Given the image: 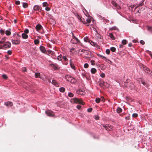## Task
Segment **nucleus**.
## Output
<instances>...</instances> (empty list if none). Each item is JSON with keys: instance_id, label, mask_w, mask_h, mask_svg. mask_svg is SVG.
<instances>
[{"instance_id": "obj_14", "label": "nucleus", "mask_w": 152, "mask_h": 152, "mask_svg": "<svg viewBox=\"0 0 152 152\" xmlns=\"http://www.w3.org/2000/svg\"><path fill=\"white\" fill-rule=\"evenodd\" d=\"M69 64L71 68L75 70V67L74 66V64H73L72 61L70 59L69 61Z\"/></svg>"}, {"instance_id": "obj_47", "label": "nucleus", "mask_w": 152, "mask_h": 152, "mask_svg": "<svg viewBox=\"0 0 152 152\" xmlns=\"http://www.w3.org/2000/svg\"><path fill=\"white\" fill-rule=\"evenodd\" d=\"M100 99V101H102V102H104L105 99L103 97H101Z\"/></svg>"}, {"instance_id": "obj_18", "label": "nucleus", "mask_w": 152, "mask_h": 152, "mask_svg": "<svg viewBox=\"0 0 152 152\" xmlns=\"http://www.w3.org/2000/svg\"><path fill=\"white\" fill-rule=\"evenodd\" d=\"M106 84V83L104 81H101L99 83V85L101 87H103V86H105Z\"/></svg>"}, {"instance_id": "obj_46", "label": "nucleus", "mask_w": 152, "mask_h": 152, "mask_svg": "<svg viewBox=\"0 0 152 152\" xmlns=\"http://www.w3.org/2000/svg\"><path fill=\"white\" fill-rule=\"evenodd\" d=\"M106 52L107 54H109L110 53V50L108 49H107L106 50Z\"/></svg>"}, {"instance_id": "obj_38", "label": "nucleus", "mask_w": 152, "mask_h": 152, "mask_svg": "<svg viewBox=\"0 0 152 152\" xmlns=\"http://www.w3.org/2000/svg\"><path fill=\"white\" fill-rule=\"evenodd\" d=\"M90 62L91 63V64L92 65H95V61L94 60H91L90 61Z\"/></svg>"}, {"instance_id": "obj_6", "label": "nucleus", "mask_w": 152, "mask_h": 152, "mask_svg": "<svg viewBox=\"0 0 152 152\" xmlns=\"http://www.w3.org/2000/svg\"><path fill=\"white\" fill-rule=\"evenodd\" d=\"M34 10L35 11L40 12L42 10V7L38 5H36L34 7Z\"/></svg>"}, {"instance_id": "obj_41", "label": "nucleus", "mask_w": 152, "mask_h": 152, "mask_svg": "<svg viewBox=\"0 0 152 152\" xmlns=\"http://www.w3.org/2000/svg\"><path fill=\"white\" fill-rule=\"evenodd\" d=\"M48 5V4L47 2H45L43 3V6L44 7L47 6Z\"/></svg>"}, {"instance_id": "obj_60", "label": "nucleus", "mask_w": 152, "mask_h": 152, "mask_svg": "<svg viewBox=\"0 0 152 152\" xmlns=\"http://www.w3.org/2000/svg\"><path fill=\"white\" fill-rule=\"evenodd\" d=\"M95 119L96 120H98L99 119V116L98 115L95 116Z\"/></svg>"}, {"instance_id": "obj_51", "label": "nucleus", "mask_w": 152, "mask_h": 152, "mask_svg": "<svg viewBox=\"0 0 152 152\" xmlns=\"http://www.w3.org/2000/svg\"><path fill=\"white\" fill-rule=\"evenodd\" d=\"M140 43H141V44L142 45H144L145 44V43L144 41L142 40L140 41Z\"/></svg>"}, {"instance_id": "obj_61", "label": "nucleus", "mask_w": 152, "mask_h": 152, "mask_svg": "<svg viewBox=\"0 0 152 152\" xmlns=\"http://www.w3.org/2000/svg\"><path fill=\"white\" fill-rule=\"evenodd\" d=\"M129 116L125 117V118L126 120H129Z\"/></svg>"}, {"instance_id": "obj_13", "label": "nucleus", "mask_w": 152, "mask_h": 152, "mask_svg": "<svg viewBox=\"0 0 152 152\" xmlns=\"http://www.w3.org/2000/svg\"><path fill=\"white\" fill-rule=\"evenodd\" d=\"M39 49L43 53H45L46 52V50L45 49V47L42 46L41 45L39 47Z\"/></svg>"}, {"instance_id": "obj_59", "label": "nucleus", "mask_w": 152, "mask_h": 152, "mask_svg": "<svg viewBox=\"0 0 152 152\" xmlns=\"http://www.w3.org/2000/svg\"><path fill=\"white\" fill-rule=\"evenodd\" d=\"M77 18L78 19L80 20L81 19V18H82V17H80V15H77Z\"/></svg>"}, {"instance_id": "obj_1", "label": "nucleus", "mask_w": 152, "mask_h": 152, "mask_svg": "<svg viewBox=\"0 0 152 152\" xmlns=\"http://www.w3.org/2000/svg\"><path fill=\"white\" fill-rule=\"evenodd\" d=\"M71 102L72 103H79L82 105H84L85 104L84 102L81 99H78L76 98L71 99Z\"/></svg>"}, {"instance_id": "obj_19", "label": "nucleus", "mask_w": 152, "mask_h": 152, "mask_svg": "<svg viewBox=\"0 0 152 152\" xmlns=\"http://www.w3.org/2000/svg\"><path fill=\"white\" fill-rule=\"evenodd\" d=\"M22 37L24 39H26L28 37V36L25 33H23L22 34Z\"/></svg>"}, {"instance_id": "obj_5", "label": "nucleus", "mask_w": 152, "mask_h": 152, "mask_svg": "<svg viewBox=\"0 0 152 152\" xmlns=\"http://www.w3.org/2000/svg\"><path fill=\"white\" fill-rule=\"evenodd\" d=\"M11 43L7 41L4 43L2 46L5 48H9L11 47Z\"/></svg>"}, {"instance_id": "obj_28", "label": "nucleus", "mask_w": 152, "mask_h": 152, "mask_svg": "<svg viewBox=\"0 0 152 152\" xmlns=\"http://www.w3.org/2000/svg\"><path fill=\"white\" fill-rule=\"evenodd\" d=\"M110 50L113 52H115L116 51V49L114 47H112L110 48Z\"/></svg>"}, {"instance_id": "obj_45", "label": "nucleus", "mask_w": 152, "mask_h": 152, "mask_svg": "<svg viewBox=\"0 0 152 152\" xmlns=\"http://www.w3.org/2000/svg\"><path fill=\"white\" fill-rule=\"evenodd\" d=\"M24 33H25V34H28L29 32V30L28 29H26L24 30Z\"/></svg>"}, {"instance_id": "obj_8", "label": "nucleus", "mask_w": 152, "mask_h": 152, "mask_svg": "<svg viewBox=\"0 0 152 152\" xmlns=\"http://www.w3.org/2000/svg\"><path fill=\"white\" fill-rule=\"evenodd\" d=\"M11 42L13 44L18 45L20 44V41L18 39L14 40L13 39H11Z\"/></svg>"}, {"instance_id": "obj_26", "label": "nucleus", "mask_w": 152, "mask_h": 152, "mask_svg": "<svg viewBox=\"0 0 152 152\" xmlns=\"http://www.w3.org/2000/svg\"><path fill=\"white\" fill-rule=\"evenodd\" d=\"M23 6L24 8H26L28 7V4L26 3H23Z\"/></svg>"}, {"instance_id": "obj_2", "label": "nucleus", "mask_w": 152, "mask_h": 152, "mask_svg": "<svg viewBox=\"0 0 152 152\" xmlns=\"http://www.w3.org/2000/svg\"><path fill=\"white\" fill-rule=\"evenodd\" d=\"M140 67L141 68H142L145 72L149 74L150 75H152V72L150 71L149 69L147 67L142 64Z\"/></svg>"}, {"instance_id": "obj_25", "label": "nucleus", "mask_w": 152, "mask_h": 152, "mask_svg": "<svg viewBox=\"0 0 152 152\" xmlns=\"http://www.w3.org/2000/svg\"><path fill=\"white\" fill-rule=\"evenodd\" d=\"M122 111V109L120 107H118L117 110V112L118 113H120Z\"/></svg>"}, {"instance_id": "obj_4", "label": "nucleus", "mask_w": 152, "mask_h": 152, "mask_svg": "<svg viewBox=\"0 0 152 152\" xmlns=\"http://www.w3.org/2000/svg\"><path fill=\"white\" fill-rule=\"evenodd\" d=\"M46 114L49 117H54L55 116L54 113L51 110H48L45 111Z\"/></svg>"}, {"instance_id": "obj_37", "label": "nucleus", "mask_w": 152, "mask_h": 152, "mask_svg": "<svg viewBox=\"0 0 152 152\" xmlns=\"http://www.w3.org/2000/svg\"><path fill=\"white\" fill-rule=\"evenodd\" d=\"M96 102L99 103L100 102V99L99 98H96L95 99Z\"/></svg>"}, {"instance_id": "obj_35", "label": "nucleus", "mask_w": 152, "mask_h": 152, "mask_svg": "<svg viewBox=\"0 0 152 152\" xmlns=\"http://www.w3.org/2000/svg\"><path fill=\"white\" fill-rule=\"evenodd\" d=\"M68 96L69 97H72L74 95L73 93H71V92H69V93H68Z\"/></svg>"}, {"instance_id": "obj_40", "label": "nucleus", "mask_w": 152, "mask_h": 152, "mask_svg": "<svg viewBox=\"0 0 152 152\" xmlns=\"http://www.w3.org/2000/svg\"><path fill=\"white\" fill-rule=\"evenodd\" d=\"M86 21L88 23H89L91 22V19L90 18H88L86 19Z\"/></svg>"}, {"instance_id": "obj_42", "label": "nucleus", "mask_w": 152, "mask_h": 152, "mask_svg": "<svg viewBox=\"0 0 152 152\" xmlns=\"http://www.w3.org/2000/svg\"><path fill=\"white\" fill-rule=\"evenodd\" d=\"M2 77L4 79H7V77L5 74H4L2 75Z\"/></svg>"}, {"instance_id": "obj_64", "label": "nucleus", "mask_w": 152, "mask_h": 152, "mask_svg": "<svg viewBox=\"0 0 152 152\" xmlns=\"http://www.w3.org/2000/svg\"><path fill=\"white\" fill-rule=\"evenodd\" d=\"M128 45L129 47H131L132 46V43H129L128 44Z\"/></svg>"}, {"instance_id": "obj_62", "label": "nucleus", "mask_w": 152, "mask_h": 152, "mask_svg": "<svg viewBox=\"0 0 152 152\" xmlns=\"http://www.w3.org/2000/svg\"><path fill=\"white\" fill-rule=\"evenodd\" d=\"M115 27H112L111 28H110V30H114L115 29Z\"/></svg>"}, {"instance_id": "obj_36", "label": "nucleus", "mask_w": 152, "mask_h": 152, "mask_svg": "<svg viewBox=\"0 0 152 152\" xmlns=\"http://www.w3.org/2000/svg\"><path fill=\"white\" fill-rule=\"evenodd\" d=\"M138 116V115L137 113H134L132 114V116L133 117L135 118Z\"/></svg>"}, {"instance_id": "obj_11", "label": "nucleus", "mask_w": 152, "mask_h": 152, "mask_svg": "<svg viewBox=\"0 0 152 152\" xmlns=\"http://www.w3.org/2000/svg\"><path fill=\"white\" fill-rule=\"evenodd\" d=\"M42 28V26L40 24H38L37 25L36 27V28L37 30L38 31H39Z\"/></svg>"}, {"instance_id": "obj_10", "label": "nucleus", "mask_w": 152, "mask_h": 152, "mask_svg": "<svg viewBox=\"0 0 152 152\" xmlns=\"http://www.w3.org/2000/svg\"><path fill=\"white\" fill-rule=\"evenodd\" d=\"M4 104L7 106H12L13 105V103L12 102L8 101L7 102H5Z\"/></svg>"}, {"instance_id": "obj_49", "label": "nucleus", "mask_w": 152, "mask_h": 152, "mask_svg": "<svg viewBox=\"0 0 152 152\" xmlns=\"http://www.w3.org/2000/svg\"><path fill=\"white\" fill-rule=\"evenodd\" d=\"M84 40L85 41L87 42L88 40V38L87 37H85L84 38Z\"/></svg>"}, {"instance_id": "obj_43", "label": "nucleus", "mask_w": 152, "mask_h": 152, "mask_svg": "<svg viewBox=\"0 0 152 152\" xmlns=\"http://www.w3.org/2000/svg\"><path fill=\"white\" fill-rule=\"evenodd\" d=\"M0 33L1 35L4 34V31L2 29H1L0 30Z\"/></svg>"}, {"instance_id": "obj_20", "label": "nucleus", "mask_w": 152, "mask_h": 152, "mask_svg": "<svg viewBox=\"0 0 152 152\" xmlns=\"http://www.w3.org/2000/svg\"><path fill=\"white\" fill-rule=\"evenodd\" d=\"M6 39L7 38L6 37H4V38H3L1 41H0V44H2V43H4L6 41Z\"/></svg>"}, {"instance_id": "obj_21", "label": "nucleus", "mask_w": 152, "mask_h": 152, "mask_svg": "<svg viewBox=\"0 0 152 152\" xmlns=\"http://www.w3.org/2000/svg\"><path fill=\"white\" fill-rule=\"evenodd\" d=\"M109 36L113 40H114L115 39L113 34L111 33L109 34Z\"/></svg>"}, {"instance_id": "obj_32", "label": "nucleus", "mask_w": 152, "mask_h": 152, "mask_svg": "<svg viewBox=\"0 0 152 152\" xmlns=\"http://www.w3.org/2000/svg\"><path fill=\"white\" fill-rule=\"evenodd\" d=\"M40 75V74L39 73H36L35 74V77L36 78H37L39 77Z\"/></svg>"}, {"instance_id": "obj_48", "label": "nucleus", "mask_w": 152, "mask_h": 152, "mask_svg": "<svg viewBox=\"0 0 152 152\" xmlns=\"http://www.w3.org/2000/svg\"><path fill=\"white\" fill-rule=\"evenodd\" d=\"M141 83L144 86H146L147 84H146V83L145 82L143 81L142 80H141Z\"/></svg>"}, {"instance_id": "obj_23", "label": "nucleus", "mask_w": 152, "mask_h": 152, "mask_svg": "<svg viewBox=\"0 0 152 152\" xmlns=\"http://www.w3.org/2000/svg\"><path fill=\"white\" fill-rule=\"evenodd\" d=\"M80 20V22L83 23L84 24H86V23L85 21V19H84L83 18H81Z\"/></svg>"}, {"instance_id": "obj_22", "label": "nucleus", "mask_w": 152, "mask_h": 152, "mask_svg": "<svg viewBox=\"0 0 152 152\" xmlns=\"http://www.w3.org/2000/svg\"><path fill=\"white\" fill-rule=\"evenodd\" d=\"M96 72V70L94 68H92L91 69V73L93 74H95Z\"/></svg>"}, {"instance_id": "obj_27", "label": "nucleus", "mask_w": 152, "mask_h": 152, "mask_svg": "<svg viewBox=\"0 0 152 152\" xmlns=\"http://www.w3.org/2000/svg\"><path fill=\"white\" fill-rule=\"evenodd\" d=\"M65 90V88L64 87H61L59 89L60 91L61 92H64Z\"/></svg>"}, {"instance_id": "obj_31", "label": "nucleus", "mask_w": 152, "mask_h": 152, "mask_svg": "<svg viewBox=\"0 0 152 152\" xmlns=\"http://www.w3.org/2000/svg\"><path fill=\"white\" fill-rule=\"evenodd\" d=\"M62 56L61 55H60L59 56L57 57V59L59 61H61L62 58Z\"/></svg>"}, {"instance_id": "obj_29", "label": "nucleus", "mask_w": 152, "mask_h": 152, "mask_svg": "<svg viewBox=\"0 0 152 152\" xmlns=\"http://www.w3.org/2000/svg\"><path fill=\"white\" fill-rule=\"evenodd\" d=\"M70 82L71 83H74L76 82V80L74 78L72 77V79H71Z\"/></svg>"}, {"instance_id": "obj_30", "label": "nucleus", "mask_w": 152, "mask_h": 152, "mask_svg": "<svg viewBox=\"0 0 152 152\" xmlns=\"http://www.w3.org/2000/svg\"><path fill=\"white\" fill-rule=\"evenodd\" d=\"M127 41L126 39H124L122 41V43L123 45H125L127 44Z\"/></svg>"}, {"instance_id": "obj_9", "label": "nucleus", "mask_w": 152, "mask_h": 152, "mask_svg": "<svg viewBox=\"0 0 152 152\" xmlns=\"http://www.w3.org/2000/svg\"><path fill=\"white\" fill-rule=\"evenodd\" d=\"M77 93L78 94L83 95H84L85 94V92H84L81 89H80L79 90H77Z\"/></svg>"}, {"instance_id": "obj_53", "label": "nucleus", "mask_w": 152, "mask_h": 152, "mask_svg": "<svg viewBox=\"0 0 152 152\" xmlns=\"http://www.w3.org/2000/svg\"><path fill=\"white\" fill-rule=\"evenodd\" d=\"M45 9L47 11H49L50 10V8L48 7H47L45 8Z\"/></svg>"}, {"instance_id": "obj_12", "label": "nucleus", "mask_w": 152, "mask_h": 152, "mask_svg": "<svg viewBox=\"0 0 152 152\" xmlns=\"http://www.w3.org/2000/svg\"><path fill=\"white\" fill-rule=\"evenodd\" d=\"M65 78L67 81H70L71 79H72V77L69 75H66L65 76Z\"/></svg>"}, {"instance_id": "obj_55", "label": "nucleus", "mask_w": 152, "mask_h": 152, "mask_svg": "<svg viewBox=\"0 0 152 152\" xmlns=\"http://www.w3.org/2000/svg\"><path fill=\"white\" fill-rule=\"evenodd\" d=\"M143 1H142L140 4H139V5L140 6H142L144 4Z\"/></svg>"}, {"instance_id": "obj_63", "label": "nucleus", "mask_w": 152, "mask_h": 152, "mask_svg": "<svg viewBox=\"0 0 152 152\" xmlns=\"http://www.w3.org/2000/svg\"><path fill=\"white\" fill-rule=\"evenodd\" d=\"M23 71L24 72H26V68H23Z\"/></svg>"}, {"instance_id": "obj_50", "label": "nucleus", "mask_w": 152, "mask_h": 152, "mask_svg": "<svg viewBox=\"0 0 152 152\" xmlns=\"http://www.w3.org/2000/svg\"><path fill=\"white\" fill-rule=\"evenodd\" d=\"M20 2L19 1H15V4L17 5H19L20 4Z\"/></svg>"}, {"instance_id": "obj_16", "label": "nucleus", "mask_w": 152, "mask_h": 152, "mask_svg": "<svg viewBox=\"0 0 152 152\" xmlns=\"http://www.w3.org/2000/svg\"><path fill=\"white\" fill-rule=\"evenodd\" d=\"M111 3L113 5L117 7V8L119 9L120 8V7L118 5L117 3L115 1H112Z\"/></svg>"}, {"instance_id": "obj_33", "label": "nucleus", "mask_w": 152, "mask_h": 152, "mask_svg": "<svg viewBox=\"0 0 152 152\" xmlns=\"http://www.w3.org/2000/svg\"><path fill=\"white\" fill-rule=\"evenodd\" d=\"M39 42V40L38 39H35L34 40V43L35 45H37Z\"/></svg>"}, {"instance_id": "obj_54", "label": "nucleus", "mask_w": 152, "mask_h": 152, "mask_svg": "<svg viewBox=\"0 0 152 152\" xmlns=\"http://www.w3.org/2000/svg\"><path fill=\"white\" fill-rule=\"evenodd\" d=\"M92 110V108H90L88 109L87 111L88 112H91Z\"/></svg>"}, {"instance_id": "obj_7", "label": "nucleus", "mask_w": 152, "mask_h": 152, "mask_svg": "<svg viewBox=\"0 0 152 152\" xmlns=\"http://www.w3.org/2000/svg\"><path fill=\"white\" fill-rule=\"evenodd\" d=\"M50 65L55 70L58 69H59L58 66L57 64H50Z\"/></svg>"}, {"instance_id": "obj_39", "label": "nucleus", "mask_w": 152, "mask_h": 152, "mask_svg": "<svg viewBox=\"0 0 152 152\" xmlns=\"http://www.w3.org/2000/svg\"><path fill=\"white\" fill-rule=\"evenodd\" d=\"M112 129V128L109 126H107V128H106V129L108 131H110L111 129Z\"/></svg>"}, {"instance_id": "obj_17", "label": "nucleus", "mask_w": 152, "mask_h": 152, "mask_svg": "<svg viewBox=\"0 0 152 152\" xmlns=\"http://www.w3.org/2000/svg\"><path fill=\"white\" fill-rule=\"evenodd\" d=\"M52 83L54 85H55L57 87H58L59 85L57 82V81L55 80H52Z\"/></svg>"}, {"instance_id": "obj_3", "label": "nucleus", "mask_w": 152, "mask_h": 152, "mask_svg": "<svg viewBox=\"0 0 152 152\" xmlns=\"http://www.w3.org/2000/svg\"><path fill=\"white\" fill-rule=\"evenodd\" d=\"M72 37L73 38L71 41L72 43L76 44L80 42L78 39L74 35L73 33H72Z\"/></svg>"}, {"instance_id": "obj_34", "label": "nucleus", "mask_w": 152, "mask_h": 152, "mask_svg": "<svg viewBox=\"0 0 152 152\" xmlns=\"http://www.w3.org/2000/svg\"><path fill=\"white\" fill-rule=\"evenodd\" d=\"M147 30L150 32L152 33V26L148 27Z\"/></svg>"}, {"instance_id": "obj_52", "label": "nucleus", "mask_w": 152, "mask_h": 152, "mask_svg": "<svg viewBox=\"0 0 152 152\" xmlns=\"http://www.w3.org/2000/svg\"><path fill=\"white\" fill-rule=\"evenodd\" d=\"M100 75H101V76L103 78H104L105 76V75L104 74V73L101 74Z\"/></svg>"}, {"instance_id": "obj_24", "label": "nucleus", "mask_w": 152, "mask_h": 152, "mask_svg": "<svg viewBox=\"0 0 152 152\" xmlns=\"http://www.w3.org/2000/svg\"><path fill=\"white\" fill-rule=\"evenodd\" d=\"M5 34H6V35L7 36H9L11 34V33L10 32V31L7 30L6 31H5Z\"/></svg>"}, {"instance_id": "obj_56", "label": "nucleus", "mask_w": 152, "mask_h": 152, "mask_svg": "<svg viewBox=\"0 0 152 152\" xmlns=\"http://www.w3.org/2000/svg\"><path fill=\"white\" fill-rule=\"evenodd\" d=\"M76 107L77 109H78L79 110H80L81 108V106L80 105H77V106Z\"/></svg>"}, {"instance_id": "obj_15", "label": "nucleus", "mask_w": 152, "mask_h": 152, "mask_svg": "<svg viewBox=\"0 0 152 152\" xmlns=\"http://www.w3.org/2000/svg\"><path fill=\"white\" fill-rule=\"evenodd\" d=\"M90 43L91 44L92 46H94L96 48H99V46L96 43L92 41H91Z\"/></svg>"}, {"instance_id": "obj_58", "label": "nucleus", "mask_w": 152, "mask_h": 152, "mask_svg": "<svg viewBox=\"0 0 152 152\" xmlns=\"http://www.w3.org/2000/svg\"><path fill=\"white\" fill-rule=\"evenodd\" d=\"M63 58L64 59V60L66 61L68 60V59L66 58V57L64 56L63 57Z\"/></svg>"}, {"instance_id": "obj_57", "label": "nucleus", "mask_w": 152, "mask_h": 152, "mask_svg": "<svg viewBox=\"0 0 152 152\" xmlns=\"http://www.w3.org/2000/svg\"><path fill=\"white\" fill-rule=\"evenodd\" d=\"M7 53L8 54L10 55L12 54V52L11 51V50H8L7 51Z\"/></svg>"}, {"instance_id": "obj_44", "label": "nucleus", "mask_w": 152, "mask_h": 152, "mask_svg": "<svg viewBox=\"0 0 152 152\" xmlns=\"http://www.w3.org/2000/svg\"><path fill=\"white\" fill-rule=\"evenodd\" d=\"M84 67L85 68H88V67L89 65L88 64L86 63L84 64Z\"/></svg>"}]
</instances>
